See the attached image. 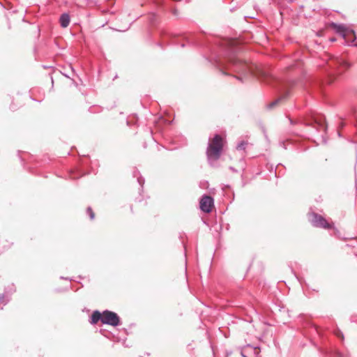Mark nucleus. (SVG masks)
<instances>
[{"label":"nucleus","mask_w":357,"mask_h":357,"mask_svg":"<svg viewBox=\"0 0 357 357\" xmlns=\"http://www.w3.org/2000/svg\"><path fill=\"white\" fill-rule=\"evenodd\" d=\"M223 138L218 134L212 139L209 140L206 149V155L211 165L220 158L223 149Z\"/></svg>","instance_id":"nucleus-1"},{"label":"nucleus","mask_w":357,"mask_h":357,"mask_svg":"<svg viewBox=\"0 0 357 357\" xmlns=\"http://www.w3.org/2000/svg\"><path fill=\"white\" fill-rule=\"evenodd\" d=\"M225 68L231 69L236 73H243L245 74H249L251 73V70L248 65L234 56L229 58L228 63L227 64Z\"/></svg>","instance_id":"nucleus-2"},{"label":"nucleus","mask_w":357,"mask_h":357,"mask_svg":"<svg viewBox=\"0 0 357 357\" xmlns=\"http://www.w3.org/2000/svg\"><path fill=\"white\" fill-rule=\"evenodd\" d=\"M102 323L113 326H119L120 319L116 313L109 310H105L102 312Z\"/></svg>","instance_id":"nucleus-3"},{"label":"nucleus","mask_w":357,"mask_h":357,"mask_svg":"<svg viewBox=\"0 0 357 357\" xmlns=\"http://www.w3.org/2000/svg\"><path fill=\"white\" fill-rule=\"evenodd\" d=\"M310 221L316 227L324 229H331L332 227V225L328 223L324 217L315 213H312Z\"/></svg>","instance_id":"nucleus-4"},{"label":"nucleus","mask_w":357,"mask_h":357,"mask_svg":"<svg viewBox=\"0 0 357 357\" xmlns=\"http://www.w3.org/2000/svg\"><path fill=\"white\" fill-rule=\"evenodd\" d=\"M213 206V199L208 195L202 196L200 200V208L205 213H210Z\"/></svg>","instance_id":"nucleus-5"},{"label":"nucleus","mask_w":357,"mask_h":357,"mask_svg":"<svg viewBox=\"0 0 357 357\" xmlns=\"http://www.w3.org/2000/svg\"><path fill=\"white\" fill-rule=\"evenodd\" d=\"M59 22L63 28L67 27L70 24V16L68 13H63L60 16Z\"/></svg>","instance_id":"nucleus-6"},{"label":"nucleus","mask_w":357,"mask_h":357,"mask_svg":"<svg viewBox=\"0 0 357 357\" xmlns=\"http://www.w3.org/2000/svg\"><path fill=\"white\" fill-rule=\"evenodd\" d=\"M102 314H100L99 311L96 310L93 312V314L91 317L90 322L91 324H96L100 320L102 321Z\"/></svg>","instance_id":"nucleus-7"},{"label":"nucleus","mask_w":357,"mask_h":357,"mask_svg":"<svg viewBox=\"0 0 357 357\" xmlns=\"http://www.w3.org/2000/svg\"><path fill=\"white\" fill-rule=\"evenodd\" d=\"M289 95V92H286L285 94L282 95L280 98H278V100L272 102L271 103H270L268 105V107L270 109L273 108L276 104H278V102L281 100L282 99H284L287 96H288Z\"/></svg>","instance_id":"nucleus-8"},{"label":"nucleus","mask_w":357,"mask_h":357,"mask_svg":"<svg viewBox=\"0 0 357 357\" xmlns=\"http://www.w3.org/2000/svg\"><path fill=\"white\" fill-rule=\"evenodd\" d=\"M246 145H247V142L242 141L237 144L236 149L238 151H243V150H245Z\"/></svg>","instance_id":"nucleus-9"},{"label":"nucleus","mask_w":357,"mask_h":357,"mask_svg":"<svg viewBox=\"0 0 357 357\" xmlns=\"http://www.w3.org/2000/svg\"><path fill=\"white\" fill-rule=\"evenodd\" d=\"M337 62L344 68H347L349 67V65L347 61L343 60L342 59H337Z\"/></svg>","instance_id":"nucleus-10"},{"label":"nucleus","mask_w":357,"mask_h":357,"mask_svg":"<svg viewBox=\"0 0 357 357\" xmlns=\"http://www.w3.org/2000/svg\"><path fill=\"white\" fill-rule=\"evenodd\" d=\"M86 213L89 215L91 220H93L95 215L93 211H92V208L91 207H88L86 209Z\"/></svg>","instance_id":"nucleus-11"},{"label":"nucleus","mask_w":357,"mask_h":357,"mask_svg":"<svg viewBox=\"0 0 357 357\" xmlns=\"http://www.w3.org/2000/svg\"><path fill=\"white\" fill-rule=\"evenodd\" d=\"M344 31H345L344 27L343 26H339L338 32L341 33L344 38L345 37Z\"/></svg>","instance_id":"nucleus-12"},{"label":"nucleus","mask_w":357,"mask_h":357,"mask_svg":"<svg viewBox=\"0 0 357 357\" xmlns=\"http://www.w3.org/2000/svg\"><path fill=\"white\" fill-rule=\"evenodd\" d=\"M137 181H138V183H139V185L142 186V185L144 183V180L141 177H138Z\"/></svg>","instance_id":"nucleus-13"},{"label":"nucleus","mask_w":357,"mask_h":357,"mask_svg":"<svg viewBox=\"0 0 357 357\" xmlns=\"http://www.w3.org/2000/svg\"><path fill=\"white\" fill-rule=\"evenodd\" d=\"M3 299V294H1V295H0V303H3L4 304H6V303H4Z\"/></svg>","instance_id":"nucleus-14"},{"label":"nucleus","mask_w":357,"mask_h":357,"mask_svg":"<svg viewBox=\"0 0 357 357\" xmlns=\"http://www.w3.org/2000/svg\"><path fill=\"white\" fill-rule=\"evenodd\" d=\"M221 71H222V74H226V73L223 71V70H221Z\"/></svg>","instance_id":"nucleus-15"}]
</instances>
